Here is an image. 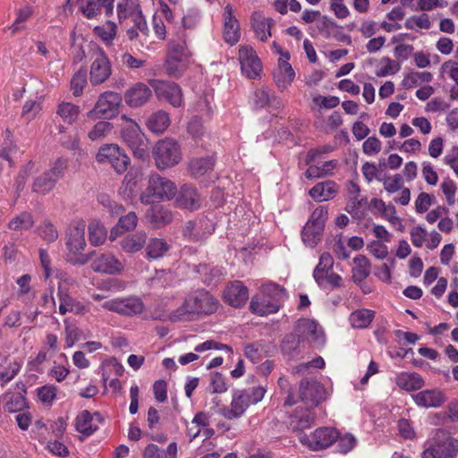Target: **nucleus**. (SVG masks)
Wrapping results in <instances>:
<instances>
[{"label":"nucleus","mask_w":458,"mask_h":458,"mask_svg":"<svg viewBox=\"0 0 458 458\" xmlns=\"http://www.w3.org/2000/svg\"><path fill=\"white\" fill-rule=\"evenodd\" d=\"M219 305L218 299L208 291L197 289L187 294L182 304L169 315V319L174 322L186 321L211 315L217 311Z\"/></svg>","instance_id":"nucleus-1"},{"label":"nucleus","mask_w":458,"mask_h":458,"mask_svg":"<svg viewBox=\"0 0 458 458\" xmlns=\"http://www.w3.org/2000/svg\"><path fill=\"white\" fill-rule=\"evenodd\" d=\"M286 298L287 294L284 287L269 282L264 284L259 293L252 297L250 308L259 316L276 313Z\"/></svg>","instance_id":"nucleus-2"},{"label":"nucleus","mask_w":458,"mask_h":458,"mask_svg":"<svg viewBox=\"0 0 458 458\" xmlns=\"http://www.w3.org/2000/svg\"><path fill=\"white\" fill-rule=\"evenodd\" d=\"M120 121L123 141L132 150L134 157L145 159L148 157V140L140 125L125 114L121 115Z\"/></svg>","instance_id":"nucleus-3"},{"label":"nucleus","mask_w":458,"mask_h":458,"mask_svg":"<svg viewBox=\"0 0 458 458\" xmlns=\"http://www.w3.org/2000/svg\"><path fill=\"white\" fill-rule=\"evenodd\" d=\"M89 56L90 59V84L98 86L105 83L112 74V65L106 52L97 44L90 43L89 45Z\"/></svg>","instance_id":"nucleus-4"},{"label":"nucleus","mask_w":458,"mask_h":458,"mask_svg":"<svg viewBox=\"0 0 458 458\" xmlns=\"http://www.w3.org/2000/svg\"><path fill=\"white\" fill-rule=\"evenodd\" d=\"M176 192L177 188L172 181L153 174L148 178L147 191L140 195V200L144 204L152 203L155 199L170 200Z\"/></svg>","instance_id":"nucleus-5"},{"label":"nucleus","mask_w":458,"mask_h":458,"mask_svg":"<svg viewBox=\"0 0 458 458\" xmlns=\"http://www.w3.org/2000/svg\"><path fill=\"white\" fill-rule=\"evenodd\" d=\"M86 224L82 220L73 221L71 223L66 233V246L70 254L74 258H71V262L74 264L83 265L88 259L81 255L86 247L85 239Z\"/></svg>","instance_id":"nucleus-6"},{"label":"nucleus","mask_w":458,"mask_h":458,"mask_svg":"<svg viewBox=\"0 0 458 458\" xmlns=\"http://www.w3.org/2000/svg\"><path fill=\"white\" fill-rule=\"evenodd\" d=\"M153 158L158 169H166L177 165L182 159L181 148L178 143L165 138L158 140L153 148Z\"/></svg>","instance_id":"nucleus-7"},{"label":"nucleus","mask_w":458,"mask_h":458,"mask_svg":"<svg viewBox=\"0 0 458 458\" xmlns=\"http://www.w3.org/2000/svg\"><path fill=\"white\" fill-rule=\"evenodd\" d=\"M122 100L119 93L105 91L100 94L94 107L87 113V117L89 119H113L119 114Z\"/></svg>","instance_id":"nucleus-8"},{"label":"nucleus","mask_w":458,"mask_h":458,"mask_svg":"<svg viewBox=\"0 0 458 458\" xmlns=\"http://www.w3.org/2000/svg\"><path fill=\"white\" fill-rule=\"evenodd\" d=\"M96 159L109 164L117 174H123L130 165V157L117 144H105L99 148Z\"/></svg>","instance_id":"nucleus-9"},{"label":"nucleus","mask_w":458,"mask_h":458,"mask_svg":"<svg viewBox=\"0 0 458 458\" xmlns=\"http://www.w3.org/2000/svg\"><path fill=\"white\" fill-rule=\"evenodd\" d=\"M102 307L108 311L126 317L140 315L145 310L142 300L135 295L118 297L106 301L102 304Z\"/></svg>","instance_id":"nucleus-10"},{"label":"nucleus","mask_w":458,"mask_h":458,"mask_svg":"<svg viewBox=\"0 0 458 458\" xmlns=\"http://www.w3.org/2000/svg\"><path fill=\"white\" fill-rule=\"evenodd\" d=\"M333 257L327 252L322 253L318 264L313 271V277L319 286L332 285L333 287H340L342 285L343 279L333 271Z\"/></svg>","instance_id":"nucleus-11"},{"label":"nucleus","mask_w":458,"mask_h":458,"mask_svg":"<svg viewBox=\"0 0 458 458\" xmlns=\"http://www.w3.org/2000/svg\"><path fill=\"white\" fill-rule=\"evenodd\" d=\"M300 441L312 450L324 449L335 443L338 431L334 428H319L310 435L301 434Z\"/></svg>","instance_id":"nucleus-12"},{"label":"nucleus","mask_w":458,"mask_h":458,"mask_svg":"<svg viewBox=\"0 0 458 458\" xmlns=\"http://www.w3.org/2000/svg\"><path fill=\"white\" fill-rule=\"evenodd\" d=\"M241 70L244 76L250 80L259 79L262 73V63L256 51L250 46L239 48Z\"/></svg>","instance_id":"nucleus-13"},{"label":"nucleus","mask_w":458,"mask_h":458,"mask_svg":"<svg viewBox=\"0 0 458 458\" xmlns=\"http://www.w3.org/2000/svg\"><path fill=\"white\" fill-rule=\"evenodd\" d=\"M299 342L308 341L310 343L322 345L325 343V335L322 327L314 320L302 318L297 322L294 329Z\"/></svg>","instance_id":"nucleus-14"},{"label":"nucleus","mask_w":458,"mask_h":458,"mask_svg":"<svg viewBox=\"0 0 458 458\" xmlns=\"http://www.w3.org/2000/svg\"><path fill=\"white\" fill-rule=\"evenodd\" d=\"M290 58V54L279 57L277 65L273 71L274 83L280 91L287 89L295 79V72L289 63Z\"/></svg>","instance_id":"nucleus-15"},{"label":"nucleus","mask_w":458,"mask_h":458,"mask_svg":"<svg viewBox=\"0 0 458 458\" xmlns=\"http://www.w3.org/2000/svg\"><path fill=\"white\" fill-rule=\"evenodd\" d=\"M150 85L159 99L168 101L174 107L181 106L182 103V94L177 84L165 81L153 80L150 81Z\"/></svg>","instance_id":"nucleus-16"},{"label":"nucleus","mask_w":458,"mask_h":458,"mask_svg":"<svg viewBox=\"0 0 458 458\" xmlns=\"http://www.w3.org/2000/svg\"><path fill=\"white\" fill-rule=\"evenodd\" d=\"M250 400L246 390H234L229 407L220 409V414L227 420H234L242 417L250 406Z\"/></svg>","instance_id":"nucleus-17"},{"label":"nucleus","mask_w":458,"mask_h":458,"mask_svg":"<svg viewBox=\"0 0 458 458\" xmlns=\"http://www.w3.org/2000/svg\"><path fill=\"white\" fill-rule=\"evenodd\" d=\"M91 268L97 273L119 275L123 272L124 265L112 253H103L91 263Z\"/></svg>","instance_id":"nucleus-18"},{"label":"nucleus","mask_w":458,"mask_h":458,"mask_svg":"<svg viewBox=\"0 0 458 458\" xmlns=\"http://www.w3.org/2000/svg\"><path fill=\"white\" fill-rule=\"evenodd\" d=\"M323 387L315 380H301L299 388V398L310 408L318 404L322 398Z\"/></svg>","instance_id":"nucleus-19"},{"label":"nucleus","mask_w":458,"mask_h":458,"mask_svg":"<svg viewBox=\"0 0 458 458\" xmlns=\"http://www.w3.org/2000/svg\"><path fill=\"white\" fill-rule=\"evenodd\" d=\"M248 298L249 291L240 281L228 284L223 292L224 301L234 308L243 306Z\"/></svg>","instance_id":"nucleus-20"},{"label":"nucleus","mask_w":458,"mask_h":458,"mask_svg":"<svg viewBox=\"0 0 458 458\" xmlns=\"http://www.w3.org/2000/svg\"><path fill=\"white\" fill-rule=\"evenodd\" d=\"M175 196V206L179 208L192 211L199 208L202 203L200 195L191 185H182Z\"/></svg>","instance_id":"nucleus-21"},{"label":"nucleus","mask_w":458,"mask_h":458,"mask_svg":"<svg viewBox=\"0 0 458 458\" xmlns=\"http://www.w3.org/2000/svg\"><path fill=\"white\" fill-rule=\"evenodd\" d=\"M458 442L452 438H445L428 446L422 454L423 458H454Z\"/></svg>","instance_id":"nucleus-22"},{"label":"nucleus","mask_w":458,"mask_h":458,"mask_svg":"<svg viewBox=\"0 0 458 458\" xmlns=\"http://www.w3.org/2000/svg\"><path fill=\"white\" fill-rule=\"evenodd\" d=\"M152 97L149 87L142 82H137L124 93V101L131 107H140L145 105Z\"/></svg>","instance_id":"nucleus-23"},{"label":"nucleus","mask_w":458,"mask_h":458,"mask_svg":"<svg viewBox=\"0 0 458 458\" xmlns=\"http://www.w3.org/2000/svg\"><path fill=\"white\" fill-rule=\"evenodd\" d=\"M224 38L230 45H235L241 37L239 21L233 15V10L230 4L224 10Z\"/></svg>","instance_id":"nucleus-24"},{"label":"nucleus","mask_w":458,"mask_h":458,"mask_svg":"<svg viewBox=\"0 0 458 458\" xmlns=\"http://www.w3.org/2000/svg\"><path fill=\"white\" fill-rule=\"evenodd\" d=\"M57 296L59 300V313L62 315L68 312L77 315H84L89 311L87 306L72 298L68 290L63 288L61 285L58 287Z\"/></svg>","instance_id":"nucleus-25"},{"label":"nucleus","mask_w":458,"mask_h":458,"mask_svg":"<svg viewBox=\"0 0 458 458\" xmlns=\"http://www.w3.org/2000/svg\"><path fill=\"white\" fill-rule=\"evenodd\" d=\"M250 20L256 38L266 42L272 36L271 30L275 26L274 20L258 12L252 13Z\"/></svg>","instance_id":"nucleus-26"},{"label":"nucleus","mask_w":458,"mask_h":458,"mask_svg":"<svg viewBox=\"0 0 458 458\" xmlns=\"http://www.w3.org/2000/svg\"><path fill=\"white\" fill-rule=\"evenodd\" d=\"M414 403L423 408L440 407L445 402V394L438 389L423 390L412 395Z\"/></svg>","instance_id":"nucleus-27"},{"label":"nucleus","mask_w":458,"mask_h":458,"mask_svg":"<svg viewBox=\"0 0 458 458\" xmlns=\"http://www.w3.org/2000/svg\"><path fill=\"white\" fill-rule=\"evenodd\" d=\"M142 175L140 168H131L123 180L119 188V194L123 199H132L137 193L138 183L141 181Z\"/></svg>","instance_id":"nucleus-28"},{"label":"nucleus","mask_w":458,"mask_h":458,"mask_svg":"<svg viewBox=\"0 0 458 458\" xmlns=\"http://www.w3.org/2000/svg\"><path fill=\"white\" fill-rule=\"evenodd\" d=\"M213 232L214 226L208 220L189 221L183 229V235L192 241H200Z\"/></svg>","instance_id":"nucleus-29"},{"label":"nucleus","mask_w":458,"mask_h":458,"mask_svg":"<svg viewBox=\"0 0 458 458\" xmlns=\"http://www.w3.org/2000/svg\"><path fill=\"white\" fill-rule=\"evenodd\" d=\"M102 422L103 419L98 412L91 414L89 411H82L78 414L75 420L76 430L85 436L92 435L98 428L95 422Z\"/></svg>","instance_id":"nucleus-30"},{"label":"nucleus","mask_w":458,"mask_h":458,"mask_svg":"<svg viewBox=\"0 0 458 458\" xmlns=\"http://www.w3.org/2000/svg\"><path fill=\"white\" fill-rule=\"evenodd\" d=\"M114 0H88L86 4L81 6V11L88 19L96 18L104 10L106 16H110L114 10Z\"/></svg>","instance_id":"nucleus-31"},{"label":"nucleus","mask_w":458,"mask_h":458,"mask_svg":"<svg viewBox=\"0 0 458 458\" xmlns=\"http://www.w3.org/2000/svg\"><path fill=\"white\" fill-rule=\"evenodd\" d=\"M147 242V234L143 231L129 233L123 236L119 245L121 250L128 254H133L141 250Z\"/></svg>","instance_id":"nucleus-32"},{"label":"nucleus","mask_w":458,"mask_h":458,"mask_svg":"<svg viewBox=\"0 0 458 458\" xmlns=\"http://www.w3.org/2000/svg\"><path fill=\"white\" fill-rule=\"evenodd\" d=\"M339 191V186L331 180L317 183L310 190V196L315 201H327L333 199Z\"/></svg>","instance_id":"nucleus-33"},{"label":"nucleus","mask_w":458,"mask_h":458,"mask_svg":"<svg viewBox=\"0 0 458 458\" xmlns=\"http://www.w3.org/2000/svg\"><path fill=\"white\" fill-rule=\"evenodd\" d=\"M314 419V414L310 407H298L290 416L289 426L293 430H303L311 427Z\"/></svg>","instance_id":"nucleus-34"},{"label":"nucleus","mask_w":458,"mask_h":458,"mask_svg":"<svg viewBox=\"0 0 458 458\" xmlns=\"http://www.w3.org/2000/svg\"><path fill=\"white\" fill-rule=\"evenodd\" d=\"M394 382L399 388L407 392L419 390L422 388L425 384L422 377L416 372H401L396 375Z\"/></svg>","instance_id":"nucleus-35"},{"label":"nucleus","mask_w":458,"mask_h":458,"mask_svg":"<svg viewBox=\"0 0 458 458\" xmlns=\"http://www.w3.org/2000/svg\"><path fill=\"white\" fill-rule=\"evenodd\" d=\"M171 123L170 115L163 110L152 113L146 120L147 128L155 134H161L166 131Z\"/></svg>","instance_id":"nucleus-36"},{"label":"nucleus","mask_w":458,"mask_h":458,"mask_svg":"<svg viewBox=\"0 0 458 458\" xmlns=\"http://www.w3.org/2000/svg\"><path fill=\"white\" fill-rule=\"evenodd\" d=\"M170 245L165 240L160 238H151L146 242V258L148 259H157L164 257L169 250Z\"/></svg>","instance_id":"nucleus-37"},{"label":"nucleus","mask_w":458,"mask_h":458,"mask_svg":"<svg viewBox=\"0 0 458 458\" xmlns=\"http://www.w3.org/2000/svg\"><path fill=\"white\" fill-rule=\"evenodd\" d=\"M148 216L156 227H162L170 224L173 220L172 212L160 205L153 206L148 211Z\"/></svg>","instance_id":"nucleus-38"},{"label":"nucleus","mask_w":458,"mask_h":458,"mask_svg":"<svg viewBox=\"0 0 458 458\" xmlns=\"http://www.w3.org/2000/svg\"><path fill=\"white\" fill-rule=\"evenodd\" d=\"M337 165V160H329L320 165H310L305 172V176L308 179H315L331 175Z\"/></svg>","instance_id":"nucleus-39"},{"label":"nucleus","mask_w":458,"mask_h":458,"mask_svg":"<svg viewBox=\"0 0 458 458\" xmlns=\"http://www.w3.org/2000/svg\"><path fill=\"white\" fill-rule=\"evenodd\" d=\"M432 80L433 75L429 72H411L403 77L402 86L404 89H412L422 83H429Z\"/></svg>","instance_id":"nucleus-40"},{"label":"nucleus","mask_w":458,"mask_h":458,"mask_svg":"<svg viewBox=\"0 0 458 458\" xmlns=\"http://www.w3.org/2000/svg\"><path fill=\"white\" fill-rule=\"evenodd\" d=\"M214 160L212 157L194 158L190 163V171L195 178H200L213 170Z\"/></svg>","instance_id":"nucleus-41"},{"label":"nucleus","mask_w":458,"mask_h":458,"mask_svg":"<svg viewBox=\"0 0 458 458\" xmlns=\"http://www.w3.org/2000/svg\"><path fill=\"white\" fill-rule=\"evenodd\" d=\"M80 113L81 109L79 106L64 101L61 102L56 109V114L64 123L69 124L73 123L77 120Z\"/></svg>","instance_id":"nucleus-42"},{"label":"nucleus","mask_w":458,"mask_h":458,"mask_svg":"<svg viewBox=\"0 0 458 458\" xmlns=\"http://www.w3.org/2000/svg\"><path fill=\"white\" fill-rule=\"evenodd\" d=\"M141 12L137 0H123L117 5V15L119 21L133 19L134 16Z\"/></svg>","instance_id":"nucleus-43"},{"label":"nucleus","mask_w":458,"mask_h":458,"mask_svg":"<svg viewBox=\"0 0 458 458\" xmlns=\"http://www.w3.org/2000/svg\"><path fill=\"white\" fill-rule=\"evenodd\" d=\"M353 263L352 278L354 282H361L368 277L370 273L369 261L365 256L359 255L353 259Z\"/></svg>","instance_id":"nucleus-44"},{"label":"nucleus","mask_w":458,"mask_h":458,"mask_svg":"<svg viewBox=\"0 0 458 458\" xmlns=\"http://www.w3.org/2000/svg\"><path fill=\"white\" fill-rule=\"evenodd\" d=\"M374 318V311L367 309L358 310L350 315V322L354 328L368 327Z\"/></svg>","instance_id":"nucleus-45"},{"label":"nucleus","mask_w":458,"mask_h":458,"mask_svg":"<svg viewBox=\"0 0 458 458\" xmlns=\"http://www.w3.org/2000/svg\"><path fill=\"white\" fill-rule=\"evenodd\" d=\"M88 230L89 242L92 245L98 246L105 242L107 236V231L99 222H90Z\"/></svg>","instance_id":"nucleus-46"},{"label":"nucleus","mask_w":458,"mask_h":458,"mask_svg":"<svg viewBox=\"0 0 458 458\" xmlns=\"http://www.w3.org/2000/svg\"><path fill=\"white\" fill-rule=\"evenodd\" d=\"M323 230L324 229H318V226L312 224L306 223L301 233L302 241L305 245L310 248L315 247L320 241Z\"/></svg>","instance_id":"nucleus-47"},{"label":"nucleus","mask_w":458,"mask_h":458,"mask_svg":"<svg viewBox=\"0 0 458 458\" xmlns=\"http://www.w3.org/2000/svg\"><path fill=\"white\" fill-rule=\"evenodd\" d=\"M114 126L111 123L103 119L102 121H98L92 129L88 132V137L90 140H100L107 137Z\"/></svg>","instance_id":"nucleus-48"},{"label":"nucleus","mask_w":458,"mask_h":458,"mask_svg":"<svg viewBox=\"0 0 458 458\" xmlns=\"http://www.w3.org/2000/svg\"><path fill=\"white\" fill-rule=\"evenodd\" d=\"M34 225V219L30 213L22 212L10 220L8 227L14 231L29 230Z\"/></svg>","instance_id":"nucleus-49"},{"label":"nucleus","mask_w":458,"mask_h":458,"mask_svg":"<svg viewBox=\"0 0 458 458\" xmlns=\"http://www.w3.org/2000/svg\"><path fill=\"white\" fill-rule=\"evenodd\" d=\"M94 32L106 45H111L116 35V25L108 21L103 25L96 26Z\"/></svg>","instance_id":"nucleus-50"},{"label":"nucleus","mask_w":458,"mask_h":458,"mask_svg":"<svg viewBox=\"0 0 458 458\" xmlns=\"http://www.w3.org/2000/svg\"><path fill=\"white\" fill-rule=\"evenodd\" d=\"M87 82V70L81 67L74 73L71 80V89L73 96H81Z\"/></svg>","instance_id":"nucleus-51"},{"label":"nucleus","mask_w":458,"mask_h":458,"mask_svg":"<svg viewBox=\"0 0 458 458\" xmlns=\"http://www.w3.org/2000/svg\"><path fill=\"white\" fill-rule=\"evenodd\" d=\"M31 276L25 274L16 279L18 286L17 295L19 298L30 299L34 297L35 292L31 285Z\"/></svg>","instance_id":"nucleus-52"},{"label":"nucleus","mask_w":458,"mask_h":458,"mask_svg":"<svg viewBox=\"0 0 458 458\" xmlns=\"http://www.w3.org/2000/svg\"><path fill=\"white\" fill-rule=\"evenodd\" d=\"M38 233L40 238L47 242H54L59 236L56 227L48 219L39 225Z\"/></svg>","instance_id":"nucleus-53"},{"label":"nucleus","mask_w":458,"mask_h":458,"mask_svg":"<svg viewBox=\"0 0 458 458\" xmlns=\"http://www.w3.org/2000/svg\"><path fill=\"white\" fill-rule=\"evenodd\" d=\"M55 185V182L54 180H52L47 173L45 172L36 178L32 186V190L33 191L40 194H47L54 189Z\"/></svg>","instance_id":"nucleus-54"},{"label":"nucleus","mask_w":458,"mask_h":458,"mask_svg":"<svg viewBox=\"0 0 458 458\" xmlns=\"http://www.w3.org/2000/svg\"><path fill=\"white\" fill-rule=\"evenodd\" d=\"M197 272L200 275H204V282L208 284H211L214 280L224 276L225 271L223 267H209L208 265H199Z\"/></svg>","instance_id":"nucleus-55"},{"label":"nucleus","mask_w":458,"mask_h":458,"mask_svg":"<svg viewBox=\"0 0 458 458\" xmlns=\"http://www.w3.org/2000/svg\"><path fill=\"white\" fill-rule=\"evenodd\" d=\"M335 442L337 443V451L345 454L354 448L357 439L350 433H345L342 436L338 433V438Z\"/></svg>","instance_id":"nucleus-56"},{"label":"nucleus","mask_w":458,"mask_h":458,"mask_svg":"<svg viewBox=\"0 0 458 458\" xmlns=\"http://www.w3.org/2000/svg\"><path fill=\"white\" fill-rule=\"evenodd\" d=\"M276 98V96L273 93H270V90L267 88H260L256 89L254 92V105L258 108H263L269 105L273 99Z\"/></svg>","instance_id":"nucleus-57"},{"label":"nucleus","mask_w":458,"mask_h":458,"mask_svg":"<svg viewBox=\"0 0 458 458\" xmlns=\"http://www.w3.org/2000/svg\"><path fill=\"white\" fill-rule=\"evenodd\" d=\"M228 389L225 377L218 372H214L210 375V384L208 390L211 394H223Z\"/></svg>","instance_id":"nucleus-58"},{"label":"nucleus","mask_w":458,"mask_h":458,"mask_svg":"<svg viewBox=\"0 0 458 458\" xmlns=\"http://www.w3.org/2000/svg\"><path fill=\"white\" fill-rule=\"evenodd\" d=\"M26 407V399L20 394H14L7 396V401L4 404V410L8 412H17Z\"/></svg>","instance_id":"nucleus-59"},{"label":"nucleus","mask_w":458,"mask_h":458,"mask_svg":"<svg viewBox=\"0 0 458 458\" xmlns=\"http://www.w3.org/2000/svg\"><path fill=\"white\" fill-rule=\"evenodd\" d=\"M37 391L38 396L42 403L51 404L56 397L57 387L54 385H46L38 388Z\"/></svg>","instance_id":"nucleus-60"},{"label":"nucleus","mask_w":458,"mask_h":458,"mask_svg":"<svg viewBox=\"0 0 458 458\" xmlns=\"http://www.w3.org/2000/svg\"><path fill=\"white\" fill-rule=\"evenodd\" d=\"M327 219V208L324 206H319L312 212L307 223L318 226V229H324Z\"/></svg>","instance_id":"nucleus-61"},{"label":"nucleus","mask_w":458,"mask_h":458,"mask_svg":"<svg viewBox=\"0 0 458 458\" xmlns=\"http://www.w3.org/2000/svg\"><path fill=\"white\" fill-rule=\"evenodd\" d=\"M64 342L66 348H71L75 344V343L81 339L82 332L77 327H74L72 325H66L64 327Z\"/></svg>","instance_id":"nucleus-62"},{"label":"nucleus","mask_w":458,"mask_h":458,"mask_svg":"<svg viewBox=\"0 0 458 458\" xmlns=\"http://www.w3.org/2000/svg\"><path fill=\"white\" fill-rule=\"evenodd\" d=\"M381 63L384 64V66L377 72L376 74L378 77L395 74L401 68L398 63L389 57H383Z\"/></svg>","instance_id":"nucleus-63"},{"label":"nucleus","mask_w":458,"mask_h":458,"mask_svg":"<svg viewBox=\"0 0 458 458\" xmlns=\"http://www.w3.org/2000/svg\"><path fill=\"white\" fill-rule=\"evenodd\" d=\"M442 192L444 193L446 202L452 206L455 202L456 184L451 179H445L440 185Z\"/></svg>","instance_id":"nucleus-64"}]
</instances>
